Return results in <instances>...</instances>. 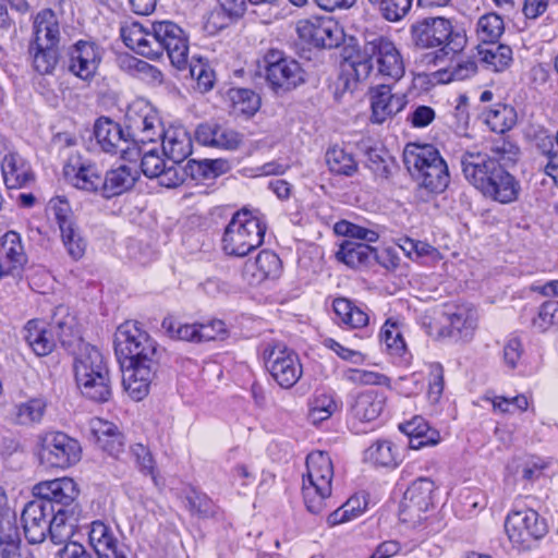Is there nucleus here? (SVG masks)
<instances>
[{"label":"nucleus","mask_w":558,"mask_h":558,"mask_svg":"<svg viewBox=\"0 0 558 558\" xmlns=\"http://www.w3.org/2000/svg\"><path fill=\"white\" fill-rule=\"evenodd\" d=\"M191 75L196 81L197 89L202 93L210 90L214 86V71L204 63H197L191 66Z\"/></svg>","instance_id":"338daca9"},{"label":"nucleus","mask_w":558,"mask_h":558,"mask_svg":"<svg viewBox=\"0 0 558 558\" xmlns=\"http://www.w3.org/2000/svg\"><path fill=\"white\" fill-rule=\"evenodd\" d=\"M342 68L357 82L365 81L372 75L376 76L373 58L366 56L364 51L363 54L359 56L356 59L345 62Z\"/></svg>","instance_id":"052dcab7"},{"label":"nucleus","mask_w":558,"mask_h":558,"mask_svg":"<svg viewBox=\"0 0 558 558\" xmlns=\"http://www.w3.org/2000/svg\"><path fill=\"white\" fill-rule=\"evenodd\" d=\"M333 311L340 322L351 328H361L368 323V315L347 299H336Z\"/></svg>","instance_id":"79ce46f5"},{"label":"nucleus","mask_w":558,"mask_h":558,"mask_svg":"<svg viewBox=\"0 0 558 558\" xmlns=\"http://www.w3.org/2000/svg\"><path fill=\"white\" fill-rule=\"evenodd\" d=\"M481 60L487 69L495 72H502L512 61V50L507 45H493L489 48L480 50Z\"/></svg>","instance_id":"a18cd8bd"},{"label":"nucleus","mask_w":558,"mask_h":558,"mask_svg":"<svg viewBox=\"0 0 558 558\" xmlns=\"http://www.w3.org/2000/svg\"><path fill=\"white\" fill-rule=\"evenodd\" d=\"M156 59L167 53L173 66L181 70L187 63L189 43L183 29L173 22L160 21L155 23Z\"/></svg>","instance_id":"f3484780"},{"label":"nucleus","mask_w":558,"mask_h":558,"mask_svg":"<svg viewBox=\"0 0 558 558\" xmlns=\"http://www.w3.org/2000/svg\"><path fill=\"white\" fill-rule=\"evenodd\" d=\"M74 376L83 396L106 402L111 397L109 371L100 351L89 344H83L74 360Z\"/></svg>","instance_id":"39448f33"},{"label":"nucleus","mask_w":558,"mask_h":558,"mask_svg":"<svg viewBox=\"0 0 558 558\" xmlns=\"http://www.w3.org/2000/svg\"><path fill=\"white\" fill-rule=\"evenodd\" d=\"M131 453L141 471L155 478V460L150 450L142 444H135L131 447Z\"/></svg>","instance_id":"774afa93"},{"label":"nucleus","mask_w":558,"mask_h":558,"mask_svg":"<svg viewBox=\"0 0 558 558\" xmlns=\"http://www.w3.org/2000/svg\"><path fill=\"white\" fill-rule=\"evenodd\" d=\"M408 100L404 94H392L391 86L380 84L371 90L372 121L381 124L399 113Z\"/></svg>","instance_id":"b1692460"},{"label":"nucleus","mask_w":558,"mask_h":558,"mask_svg":"<svg viewBox=\"0 0 558 558\" xmlns=\"http://www.w3.org/2000/svg\"><path fill=\"white\" fill-rule=\"evenodd\" d=\"M28 50L33 59V66L35 71L44 75L52 74L59 61L58 47H47L41 45L39 47L31 44Z\"/></svg>","instance_id":"37998d69"},{"label":"nucleus","mask_w":558,"mask_h":558,"mask_svg":"<svg viewBox=\"0 0 558 558\" xmlns=\"http://www.w3.org/2000/svg\"><path fill=\"white\" fill-rule=\"evenodd\" d=\"M366 507L365 500L354 496L349 498L341 507L328 515L329 525H338L360 517Z\"/></svg>","instance_id":"de8ad7c7"},{"label":"nucleus","mask_w":558,"mask_h":558,"mask_svg":"<svg viewBox=\"0 0 558 558\" xmlns=\"http://www.w3.org/2000/svg\"><path fill=\"white\" fill-rule=\"evenodd\" d=\"M1 172L8 189H22L34 177L28 162L19 154H9L2 159Z\"/></svg>","instance_id":"c756f323"},{"label":"nucleus","mask_w":558,"mask_h":558,"mask_svg":"<svg viewBox=\"0 0 558 558\" xmlns=\"http://www.w3.org/2000/svg\"><path fill=\"white\" fill-rule=\"evenodd\" d=\"M72 333L69 318L47 324L43 320H29L24 327V339L37 356H47L54 347L57 339L65 345L68 337Z\"/></svg>","instance_id":"9b49d317"},{"label":"nucleus","mask_w":558,"mask_h":558,"mask_svg":"<svg viewBox=\"0 0 558 558\" xmlns=\"http://www.w3.org/2000/svg\"><path fill=\"white\" fill-rule=\"evenodd\" d=\"M226 161L221 159H205L203 161H196L191 159L187 161L185 168L187 169V177L196 178L203 175L205 178L217 177L223 171Z\"/></svg>","instance_id":"13d9d810"},{"label":"nucleus","mask_w":558,"mask_h":558,"mask_svg":"<svg viewBox=\"0 0 558 558\" xmlns=\"http://www.w3.org/2000/svg\"><path fill=\"white\" fill-rule=\"evenodd\" d=\"M532 324L541 332H546L550 329L558 330V302L547 301L543 303Z\"/></svg>","instance_id":"6e6d98bb"},{"label":"nucleus","mask_w":558,"mask_h":558,"mask_svg":"<svg viewBox=\"0 0 558 558\" xmlns=\"http://www.w3.org/2000/svg\"><path fill=\"white\" fill-rule=\"evenodd\" d=\"M485 122L492 131L505 133L515 123V113L512 107L498 104L485 112Z\"/></svg>","instance_id":"c03bdc74"},{"label":"nucleus","mask_w":558,"mask_h":558,"mask_svg":"<svg viewBox=\"0 0 558 558\" xmlns=\"http://www.w3.org/2000/svg\"><path fill=\"white\" fill-rule=\"evenodd\" d=\"M403 162L420 187L436 194L448 187V165L434 146L408 144L403 151Z\"/></svg>","instance_id":"20e7f679"},{"label":"nucleus","mask_w":558,"mask_h":558,"mask_svg":"<svg viewBox=\"0 0 558 558\" xmlns=\"http://www.w3.org/2000/svg\"><path fill=\"white\" fill-rule=\"evenodd\" d=\"M460 163L465 180L485 198L504 205L519 198L520 182L484 151L465 150L460 157Z\"/></svg>","instance_id":"f03ea898"},{"label":"nucleus","mask_w":558,"mask_h":558,"mask_svg":"<svg viewBox=\"0 0 558 558\" xmlns=\"http://www.w3.org/2000/svg\"><path fill=\"white\" fill-rule=\"evenodd\" d=\"M490 160L502 165L506 169L509 165L515 163L520 155V148L512 142L499 138L490 147V153H485Z\"/></svg>","instance_id":"09e8293b"},{"label":"nucleus","mask_w":558,"mask_h":558,"mask_svg":"<svg viewBox=\"0 0 558 558\" xmlns=\"http://www.w3.org/2000/svg\"><path fill=\"white\" fill-rule=\"evenodd\" d=\"M78 441L62 432H48L40 438L39 458L50 468L66 469L81 459Z\"/></svg>","instance_id":"2eb2a0df"},{"label":"nucleus","mask_w":558,"mask_h":558,"mask_svg":"<svg viewBox=\"0 0 558 558\" xmlns=\"http://www.w3.org/2000/svg\"><path fill=\"white\" fill-rule=\"evenodd\" d=\"M265 366L282 388L293 387L302 376L299 356L283 343H268L264 350Z\"/></svg>","instance_id":"ddd939ff"},{"label":"nucleus","mask_w":558,"mask_h":558,"mask_svg":"<svg viewBox=\"0 0 558 558\" xmlns=\"http://www.w3.org/2000/svg\"><path fill=\"white\" fill-rule=\"evenodd\" d=\"M505 530L513 546L529 549L547 533V524L533 509H522L507 515Z\"/></svg>","instance_id":"4468645a"},{"label":"nucleus","mask_w":558,"mask_h":558,"mask_svg":"<svg viewBox=\"0 0 558 558\" xmlns=\"http://www.w3.org/2000/svg\"><path fill=\"white\" fill-rule=\"evenodd\" d=\"M296 32L301 39L318 48L338 47L343 39L342 28L329 16L300 20Z\"/></svg>","instance_id":"a211bd4d"},{"label":"nucleus","mask_w":558,"mask_h":558,"mask_svg":"<svg viewBox=\"0 0 558 558\" xmlns=\"http://www.w3.org/2000/svg\"><path fill=\"white\" fill-rule=\"evenodd\" d=\"M227 97L234 114L253 116L260 106L259 96L248 88H231Z\"/></svg>","instance_id":"4c0bfd02"},{"label":"nucleus","mask_w":558,"mask_h":558,"mask_svg":"<svg viewBox=\"0 0 558 558\" xmlns=\"http://www.w3.org/2000/svg\"><path fill=\"white\" fill-rule=\"evenodd\" d=\"M281 271V260L271 251H262L254 262L244 266V276L250 284H258L268 278H276Z\"/></svg>","instance_id":"c85d7f7f"},{"label":"nucleus","mask_w":558,"mask_h":558,"mask_svg":"<svg viewBox=\"0 0 558 558\" xmlns=\"http://www.w3.org/2000/svg\"><path fill=\"white\" fill-rule=\"evenodd\" d=\"M400 429L409 436V446L414 450L426 446H434L439 441V433L436 429H432L427 422L420 416L401 424Z\"/></svg>","instance_id":"f704fd0d"},{"label":"nucleus","mask_w":558,"mask_h":558,"mask_svg":"<svg viewBox=\"0 0 558 558\" xmlns=\"http://www.w3.org/2000/svg\"><path fill=\"white\" fill-rule=\"evenodd\" d=\"M60 233L69 256L74 260H80L85 255L87 243L81 235L77 225L61 229Z\"/></svg>","instance_id":"603ef678"},{"label":"nucleus","mask_w":558,"mask_h":558,"mask_svg":"<svg viewBox=\"0 0 558 558\" xmlns=\"http://www.w3.org/2000/svg\"><path fill=\"white\" fill-rule=\"evenodd\" d=\"M444 391V368L439 363L429 365V383L427 397L432 403L439 401Z\"/></svg>","instance_id":"0e129e2a"},{"label":"nucleus","mask_w":558,"mask_h":558,"mask_svg":"<svg viewBox=\"0 0 558 558\" xmlns=\"http://www.w3.org/2000/svg\"><path fill=\"white\" fill-rule=\"evenodd\" d=\"M436 118L435 110L426 105L413 106L407 121L415 129L428 126Z\"/></svg>","instance_id":"69168bd1"},{"label":"nucleus","mask_w":558,"mask_h":558,"mask_svg":"<svg viewBox=\"0 0 558 558\" xmlns=\"http://www.w3.org/2000/svg\"><path fill=\"white\" fill-rule=\"evenodd\" d=\"M189 509L203 518H208L215 514L214 502L199 492L192 489L185 497Z\"/></svg>","instance_id":"e2e57ef3"},{"label":"nucleus","mask_w":558,"mask_h":558,"mask_svg":"<svg viewBox=\"0 0 558 558\" xmlns=\"http://www.w3.org/2000/svg\"><path fill=\"white\" fill-rule=\"evenodd\" d=\"M161 327L172 339L199 343L197 324H181L172 317H166Z\"/></svg>","instance_id":"864d4df0"},{"label":"nucleus","mask_w":558,"mask_h":558,"mask_svg":"<svg viewBox=\"0 0 558 558\" xmlns=\"http://www.w3.org/2000/svg\"><path fill=\"white\" fill-rule=\"evenodd\" d=\"M485 399L492 402L493 410L497 413H512L514 410L525 411L529 407V400L524 395L513 398L494 396L492 398L486 397Z\"/></svg>","instance_id":"680f3d73"},{"label":"nucleus","mask_w":558,"mask_h":558,"mask_svg":"<svg viewBox=\"0 0 558 558\" xmlns=\"http://www.w3.org/2000/svg\"><path fill=\"white\" fill-rule=\"evenodd\" d=\"M364 52L373 58L376 77L389 78L393 82L403 77L405 72L403 58L395 43L387 37L376 36L364 45Z\"/></svg>","instance_id":"dca6fc26"},{"label":"nucleus","mask_w":558,"mask_h":558,"mask_svg":"<svg viewBox=\"0 0 558 558\" xmlns=\"http://www.w3.org/2000/svg\"><path fill=\"white\" fill-rule=\"evenodd\" d=\"M158 366L157 355H146L135 360L126 361L122 383L130 397L136 401L142 400L149 389Z\"/></svg>","instance_id":"aec40b11"},{"label":"nucleus","mask_w":558,"mask_h":558,"mask_svg":"<svg viewBox=\"0 0 558 558\" xmlns=\"http://www.w3.org/2000/svg\"><path fill=\"white\" fill-rule=\"evenodd\" d=\"M435 484L430 478L420 477L405 490L401 502L403 521H418L422 513L434 506Z\"/></svg>","instance_id":"4be33fe9"},{"label":"nucleus","mask_w":558,"mask_h":558,"mask_svg":"<svg viewBox=\"0 0 558 558\" xmlns=\"http://www.w3.org/2000/svg\"><path fill=\"white\" fill-rule=\"evenodd\" d=\"M2 247L7 259L12 263V268L22 267L26 263L21 238L16 232L9 231L3 235Z\"/></svg>","instance_id":"5fc2aeb1"},{"label":"nucleus","mask_w":558,"mask_h":558,"mask_svg":"<svg viewBox=\"0 0 558 558\" xmlns=\"http://www.w3.org/2000/svg\"><path fill=\"white\" fill-rule=\"evenodd\" d=\"M47 409V402L43 398H33L21 402L14 408V420L17 424L31 426L41 422Z\"/></svg>","instance_id":"58836bf2"},{"label":"nucleus","mask_w":558,"mask_h":558,"mask_svg":"<svg viewBox=\"0 0 558 558\" xmlns=\"http://www.w3.org/2000/svg\"><path fill=\"white\" fill-rule=\"evenodd\" d=\"M337 259L351 268L368 266L376 257V248L369 244L344 240L336 253Z\"/></svg>","instance_id":"72a5a7b5"},{"label":"nucleus","mask_w":558,"mask_h":558,"mask_svg":"<svg viewBox=\"0 0 558 558\" xmlns=\"http://www.w3.org/2000/svg\"><path fill=\"white\" fill-rule=\"evenodd\" d=\"M33 494L52 506L54 530L58 531L54 537H71L80 514L76 483L70 477L44 481L33 487Z\"/></svg>","instance_id":"7ed1b4c3"},{"label":"nucleus","mask_w":558,"mask_h":558,"mask_svg":"<svg viewBox=\"0 0 558 558\" xmlns=\"http://www.w3.org/2000/svg\"><path fill=\"white\" fill-rule=\"evenodd\" d=\"M65 180L75 189L85 192H96L104 187V178L97 167L90 162H84L80 156H71L64 165Z\"/></svg>","instance_id":"5701e85b"},{"label":"nucleus","mask_w":558,"mask_h":558,"mask_svg":"<svg viewBox=\"0 0 558 558\" xmlns=\"http://www.w3.org/2000/svg\"><path fill=\"white\" fill-rule=\"evenodd\" d=\"M306 469L302 485L304 505L310 512L318 514L326 508V500L331 496V458L327 452L313 451L306 458Z\"/></svg>","instance_id":"423d86ee"},{"label":"nucleus","mask_w":558,"mask_h":558,"mask_svg":"<svg viewBox=\"0 0 558 558\" xmlns=\"http://www.w3.org/2000/svg\"><path fill=\"white\" fill-rule=\"evenodd\" d=\"M260 68L268 86L276 94H286L305 82L301 64L284 52L270 49L263 58Z\"/></svg>","instance_id":"1a4fd4ad"},{"label":"nucleus","mask_w":558,"mask_h":558,"mask_svg":"<svg viewBox=\"0 0 558 558\" xmlns=\"http://www.w3.org/2000/svg\"><path fill=\"white\" fill-rule=\"evenodd\" d=\"M504 32V20L496 13H486L477 21L476 36L482 43L495 45L498 43Z\"/></svg>","instance_id":"a19ab883"},{"label":"nucleus","mask_w":558,"mask_h":558,"mask_svg":"<svg viewBox=\"0 0 558 558\" xmlns=\"http://www.w3.org/2000/svg\"><path fill=\"white\" fill-rule=\"evenodd\" d=\"M21 522L25 538L29 544H40L49 535L52 543L59 545L70 537L56 538L58 531L54 530V512L48 501L35 497L28 501L21 513Z\"/></svg>","instance_id":"9d476101"},{"label":"nucleus","mask_w":558,"mask_h":558,"mask_svg":"<svg viewBox=\"0 0 558 558\" xmlns=\"http://www.w3.org/2000/svg\"><path fill=\"white\" fill-rule=\"evenodd\" d=\"M113 344L121 367H125L129 360L157 355L155 341L134 322H125L118 327Z\"/></svg>","instance_id":"f8f14e48"},{"label":"nucleus","mask_w":558,"mask_h":558,"mask_svg":"<svg viewBox=\"0 0 558 558\" xmlns=\"http://www.w3.org/2000/svg\"><path fill=\"white\" fill-rule=\"evenodd\" d=\"M338 409L333 397L328 393H318L310 401L308 415L313 423L329 418Z\"/></svg>","instance_id":"3c124183"},{"label":"nucleus","mask_w":558,"mask_h":558,"mask_svg":"<svg viewBox=\"0 0 558 558\" xmlns=\"http://www.w3.org/2000/svg\"><path fill=\"white\" fill-rule=\"evenodd\" d=\"M412 39L420 48H439L444 54L457 53L464 47L465 39L453 31L450 20L437 16L425 17L411 27Z\"/></svg>","instance_id":"6e6552de"},{"label":"nucleus","mask_w":558,"mask_h":558,"mask_svg":"<svg viewBox=\"0 0 558 558\" xmlns=\"http://www.w3.org/2000/svg\"><path fill=\"white\" fill-rule=\"evenodd\" d=\"M386 399V396L378 390H365L355 397L351 412L361 422H372L381 414Z\"/></svg>","instance_id":"2f4dec72"},{"label":"nucleus","mask_w":558,"mask_h":558,"mask_svg":"<svg viewBox=\"0 0 558 558\" xmlns=\"http://www.w3.org/2000/svg\"><path fill=\"white\" fill-rule=\"evenodd\" d=\"M550 462L538 456H523L513 460V471L527 483H534L544 476Z\"/></svg>","instance_id":"c9c22d12"},{"label":"nucleus","mask_w":558,"mask_h":558,"mask_svg":"<svg viewBox=\"0 0 558 558\" xmlns=\"http://www.w3.org/2000/svg\"><path fill=\"white\" fill-rule=\"evenodd\" d=\"M101 48L92 40H77L65 52L64 65L74 76L90 81L101 62Z\"/></svg>","instance_id":"6ab92c4d"},{"label":"nucleus","mask_w":558,"mask_h":558,"mask_svg":"<svg viewBox=\"0 0 558 558\" xmlns=\"http://www.w3.org/2000/svg\"><path fill=\"white\" fill-rule=\"evenodd\" d=\"M126 131L113 120L101 117L96 120L94 135L101 150L120 154L121 158L136 162L141 156L140 143H151L161 134V122L147 106L141 110L130 108L126 112Z\"/></svg>","instance_id":"f257e3e1"},{"label":"nucleus","mask_w":558,"mask_h":558,"mask_svg":"<svg viewBox=\"0 0 558 558\" xmlns=\"http://www.w3.org/2000/svg\"><path fill=\"white\" fill-rule=\"evenodd\" d=\"M34 40L32 45L58 47L60 43V26L52 10H43L34 20Z\"/></svg>","instance_id":"7c9ffc66"},{"label":"nucleus","mask_w":558,"mask_h":558,"mask_svg":"<svg viewBox=\"0 0 558 558\" xmlns=\"http://www.w3.org/2000/svg\"><path fill=\"white\" fill-rule=\"evenodd\" d=\"M266 225L248 211H238L222 235V250L229 256L243 257L263 244Z\"/></svg>","instance_id":"0eeeda50"},{"label":"nucleus","mask_w":558,"mask_h":558,"mask_svg":"<svg viewBox=\"0 0 558 558\" xmlns=\"http://www.w3.org/2000/svg\"><path fill=\"white\" fill-rule=\"evenodd\" d=\"M21 542L15 518L8 513H0V555L2 549H10Z\"/></svg>","instance_id":"bf43d9fd"},{"label":"nucleus","mask_w":558,"mask_h":558,"mask_svg":"<svg viewBox=\"0 0 558 558\" xmlns=\"http://www.w3.org/2000/svg\"><path fill=\"white\" fill-rule=\"evenodd\" d=\"M444 317L450 326L447 336L462 340H468L473 336L477 323L475 310L464 305L457 306L454 311L444 313Z\"/></svg>","instance_id":"473e14b6"},{"label":"nucleus","mask_w":558,"mask_h":558,"mask_svg":"<svg viewBox=\"0 0 558 558\" xmlns=\"http://www.w3.org/2000/svg\"><path fill=\"white\" fill-rule=\"evenodd\" d=\"M141 169L149 179H157L161 186L172 189L182 184L187 177V169L168 163L155 148L144 151L141 147Z\"/></svg>","instance_id":"412c9836"},{"label":"nucleus","mask_w":558,"mask_h":558,"mask_svg":"<svg viewBox=\"0 0 558 558\" xmlns=\"http://www.w3.org/2000/svg\"><path fill=\"white\" fill-rule=\"evenodd\" d=\"M162 153L175 166H180L193 149L192 137L189 131L181 125L170 126L167 130L161 128ZM158 140V137L156 138Z\"/></svg>","instance_id":"a878e982"},{"label":"nucleus","mask_w":558,"mask_h":558,"mask_svg":"<svg viewBox=\"0 0 558 558\" xmlns=\"http://www.w3.org/2000/svg\"><path fill=\"white\" fill-rule=\"evenodd\" d=\"M88 541L98 558H125L114 530L102 521L90 523Z\"/></svg>","instance_id":"bb28decb"},{"label":"nucleus","mask_w":558,"mask_h":558,"mask_svg":"<svg viewBox=\"0 0 558 558\" xmlns=\"http://www.w3.org/2000/svg\"><path fill=\"white\" fill-rule=\"evenodd\" d=\"M326 163L330 172L339 175L352 177L357 172L359 165L353 155L343 148L333 146L326 151Z\"/></svg>","instance_id":"e433bc0d"},{"label":"nucleus","mask_w":558,"mask_h":558,"mask_svg":"<svg viewBox=\"0 0 558 558\" xmlns=\"http://www.w3.org/2000/svg\"><path fill=\"white\" fill-rule=\"evenodd\" d=\"M397 459L396 448L388 440H377L365 451V460L378 466H396Z\"/></svg>","instance_id":"49530a36"},{"label":"nucleus","mask_w":558,"mask_h":558,"mask_svg":"<svg viewBox=\"0 0 558 558\" xmlns=\"http://www.w3.org/2000/svg\"><path fill=\"white\" fill-rule=\"evenodd\" d=\"M137 179V172L129 166H120L119 168L107 172L104 179V189L111 195H118L131 189Z\"/></svg>","instance_id":"ea45409f"},{"label":"nucleus","mask_w":558,"mask_h":558,"mask_svg":"<svg viewBox=\"0 0 558 558\" xmlns=\"http://www.w3.org/2000/svg\"><path fill=\"white\" fill-rule=\"evenodd\" d=\"M380 339L390 354L402 356L407 351V344L397 322L388 319L380 331Z\"/></svg>","instance_id":"8fccbe9b"},{"label":"nucleus","mask_w":558,"mask_h":558,"mask_svg":"<svg viewBox=\"0 0 558 558\" xmlns=\"http://www.w3.org/2000/svg\"><path fill=\"white\" fill-rule=\"evenodd\" d=\"M195 137L204 146L225 150L238 149L243 140L235 130L214 121L199 124L195 131Z\"/></svg>","instance_id":"393cba45"},{"label":"nucleus","mask_w":558,"mask_h":558,"mask_svg":"<svg viewBox=\"0 0 558 558\" xmlns=\"http://www.w3.org/2000/svg\"><path fill=\"white\" fill-rule=\"evenodd\" d=\"M48 209L57 221L59 229L76 225L72 208L64 196H56L48 203Z\"/></svg>","instance_id":"4d7b16f0"},{"label":"nucleus","mask_w":558,"mask_h":558,"mask_svg":"<svg viewBox=\"0 0 558 558\" xmlns=\"http://www.w3.org/2000/svg\"><path fill=\"white\" fill-rule=\"evenodd\" d=\"M121 37L124 44L136 53L149 59H156L155 23L150 28L144 27L141 23L134 22L121 28Z\"/></svg>","instance_id":"cd10ccee"}]
</instances>
